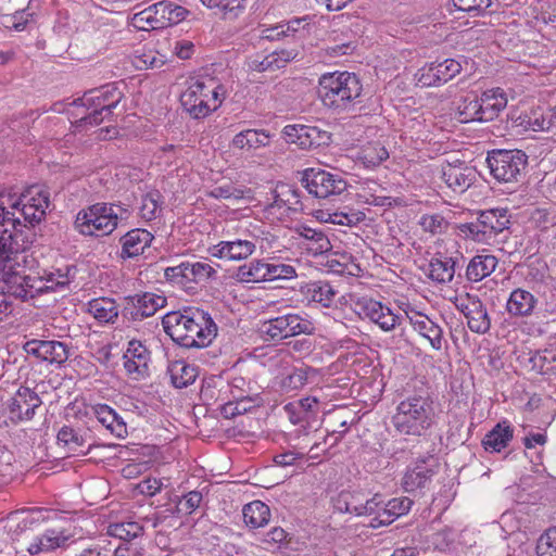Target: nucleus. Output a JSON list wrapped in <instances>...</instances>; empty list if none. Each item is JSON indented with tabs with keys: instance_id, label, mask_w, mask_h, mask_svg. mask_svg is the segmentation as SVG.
Here are the masks:
<instances>
[{
	"instance_id": "f257e3e1",
	"label": "nucleus",
	"mask_w": 556,
	"mask_h": 556,
	"mask_svg": "<svg viewBox=\"0 0 556 556\" xmlns=\"http://www.w3.org/2000/svg\"><path fill=\"white\" fill-rule=\"evenodd\" d=\"M123 99V92L113 84L91 89L71 102H58L52 106L56 113H66L73 126L79 129L101 124Z\"/></svg>"
},
{
	"instance_id": "f03ea898",
	"label": "nucleus",
	"mask_w": 556,
	"mask_h": 556,
	"mask_svg": "<svg viewBox=\"0 0 556 556\" xmlns=\"http://www.w3.org/2000/svg\"><path fill=\"white\" fill-rule=\"evenodd\" d=\"M165 332L184 348H205L217 336L211 315L197 307L167 313L162 320Z\"/></svg>"
},
{
	"instance_id": "7ed1b4c3",
	"label": "nucleus",
	"mask_w": 556,
	"mask_h": 556,
	"mask_svg": "<svg viewBox=\"0 0 556 556\" xmlns=\"http://www.w3.org/2000/svg\"><path fill=\"white\" fill-rule=\"evenodd\" d=\"M50 205V192L43 186L34 185L17 194L12 189L0 191V223L17 229L20 216L30 225L40 223Z\"/></svg>"
},
{
	"instance_id": "20e7f679",
	"label": "nucleus",
	"mask_w": 556,
	"mask_h": 556,
	"mask_svg": "<svg viewBox=\"0 0 556 556\" xmlns=\"http://www.w3.org/2000/svg\"><path fill=\"white\" fill-rule=\"evenodd\" d=\"M229 91V86L219 77L199 75L188 81L180 101L193 118H204L222 106Z\"/></svg>"
},
{
	"instance_id": "39448f33",
	"label": "nucleus",
	"mask_w": 556,
	"mask_h": 556,
	"mask_svg": "<svg viewBox=\"0 0 556 556\" xmlns=\"http://www.w3.org/2000/svg\"><path fill=\"white\" fill-rule=\"evenodd\" d=\"M130 215V210L121 203L99 202L77 213L75 228L84 236H108L118 227L119 223L126 222Z\"/></svg>"
},
{
	"instance_id": "423d86ee",
	"label": "nucleus",
	"mask_w": 556,
	"mask_h": 556,
	"mask_svg": "<svg viewBox=\"0 0 556 556\" xmlns=\"http://www.w3.org/2000/svg\"><path fill=\"white\" fill-rule=\"evenodd\" d=\"M363 86L354 73L332 72L319 78L318 97L323 104L338 112L352 108L361 97Z\"/></svg>"
},
{
	"instance_id": "0eeeda50",
	"label": "nucleus",
	"mask_w": 556,
	"mask_h": 556,
	"mask_svg": "<svg viewBox=\"0 0 556 556\" xmlns=\"http://www.w3.org/2000/svg\"><path fill=\"white\" fill-rule=\"evenodd\" d=\"M433 419L434 408L430 397L412 395L399 403L392 422L400 433L421 435L431 427Z\"/></svg>"
},
{
	"instance_id": "6e6552de",
	"label": "nucleus",
	"mask_w": 556,
	"mask_h": 556,
	"mask_svg": "<svg viewBox=\"0 0 556 556\" xmlns=\"http://www.w3.org/2000/svg\"><path fill=\"white\" fill-rule=\"evenodd\" d=\"M26 244L21 230L2 226L0 223V291L5 293V287L23 271L26 264Z\"/></svg>"
},
{
	"instance_id": "1a4fd4ad",
	"label": "nucleus",
	"mask_w": 556,
	"mask_h": 556,
	"mask_svg": "<svg viewBox=\"0 0 556 556\" xmlns=\"http://www.w3.org/2000/svg\"><path fill=\"white\" fill-rule=\"evenodd\" d=\"M189 11L176 2L162 0L132 14L128 23L138 30L163 29L184 21Z\"/></svg>"
},
{
	"instance_id": "9d476101",
	"label": "nucleus",
	"mask_w": 556,
	"mask_h": 556,
	"mask_svg": "<svg viewBox=\"0 0 556 556\" xmlns=\"http://www.w3.org/2000/svg\"><path fill=\"white\" fill-rule=\"evenodd\" d=\"M509 219L506 210H489L481 212L476 222L458 226L459 233L483 244H491L496 236L507 229Z\"/></svg>"
},
{
	"instance_id": "9b49d317",
	"label": "nucleus",
	"mask_w": 556,
	"mask_h": 556,
	"mask_svg": "<svg viewBox=\"0 0 556 556\" xmlns=\"http://www.w3.org/2000/svg\"><path fill=\"white\" fill-rule=\"evenodd\" d=\"M314 323L299 314H286L268 319L262 325V332L274 341L282 340L299 334H313Z\"/></svg>"
},
{
	"instance_id": "f8f14e48",
	"label": "nucleus",
	"mask_w": 556,
	"mask_h": 556,
	"mask_svg": "<svg viewBox=\"0 0 556 556\" xmlns=\"http://www.w3.org/2000/svg\"><path fill=\"white\" fill-rule=\"evenodd\" d=\"M491 175L498 181L517 180L527 165V155L520 150H498L486 157Z\"/></svg>"
},
{
	"instance_id": "ddd939ff",
	"label": "nucleus",
	"mask_w": 556,
	"mask_h": 556,
	"mask_svg": "<svg viewBox=\"0 0 556 556\" xmlns=\"http://www.w3.org/2000/svg\"><path fill=\"white\" fill-rule=\"evenodd\" d=\"M404 313L413 330L426 340L433 351L442 352L446 348L447 341L444 337V330L435 317L412 306H407Z\"/></svg>"
},
{
	"instance_id": "4468645a",
	"label": "nucleus",
	"mask_w": 556,
	"mask_h": 556,
	"mask_svg": "<svg viewBox=\"0 0 556 556\" xmlns=\"http://www.w3.org/2000/svg\"><path fill=\"white\" fill-rule=\"evenodd\" d=\"M303 182L311 194L321 199L341 194L348 187L346 181L341 175L332 174L320 168L305 169Z\"/></svg>"
},
{
	"instance_id": "2eb2a0df",
	"label": "nucleus",
	"mask_w": 556,
	"mask_h": 556,
	"mask_svg": "<svg viewBox=\"0 0 556 556\" xmlns=\"http://www.w3.org/2000/svg\"><path fill=\"white\" fill-rule=\"evenodd\" d=\"M356 308L362 318L368 319L384 332H391L402 324V316L380 301L363 298L356 302Z\"/></svg>"
},
{
	"instance_id": "dca6fc26",
	"label": "nucleus",
	"mask_w": 556,
	"mask_h": 556,
	"mask_svg": "<svg viewBox=\"0 0 556 556\" xmlns=\"http://www.w3.org/2000/svg\"><path fill=\"white\" fill-rule=\"evenodd\" d=\"M216 269L208 261L182 262L177 266L167 267L165 277L184 288L189 283H203L216 275Z\"/></svg>"
},
{
	"instance_id": "f3484780",
	"label": "nucleus",
	"mask_w": 556,
	"mask_h": 556,
	"mask_svg": "<svg viewBox=\"0 0 556 556\" xmlns=\"http://www.w3.org/2000/svg\"><path fill=\"white\" fill-rule=\"evenodd\" d=\"M455 305L466 317L467 326L472 332L483 334L490 330L491 318L477 294L460 295L456 298Z\"/></svg>"
},
{
	"instance_id": "a211bd4d",
	"label": "nucleus",
	"mask_w": 556,
	"mask_h": 556,
	"mask_svg": "<svg viewBox=\"0 0 556 556\" xmlns=\"http://www.w3.org/2000/svg\"><path fill=\"white\" fill-rule=\"evenodd\" d=\"M282 132L289 142L298 144L301 149L317 148L328 144L331 140L328 131L311 125H287Z\"/></svg>"
},
{
	"instance_id": "6ab92c4d",
	"label": "nucleus",
	"mask_w": 556,
	"mask_h": 556,
	"mask_svg": "<svg viewBox=\"0 0 556 556\" xmlns=\"http://www.w3.org/2000/svg\"><path fill=\"white\" fill-rule=\"evenodd\" d=\"M41 405L39 395L28 387H20L8 402V416L13 422L30 420Z\"/></svg>"
},
{
	"instance_id": "aec40b11",
	"label": "nucleus",
	"mask_w": 556,
	"mask_h": 556,
	"mask_svg": "<svg viewBox=\"0 0 556 556\" xmlns=\"http://www.w3.org/2000/svg\"><path fill=\"white\" fill-rule=\"evenodd\" d=\"M24 351L40 362L61 365L68 358V351L63 342L54 340H29Z\"/></svg>"
},
{
	"instance_id": "412c9836",
	"label": "nucleus",
	"mask_w": 556,
	"mask_h": 556,
	"mask_svg": "<svg viewBox=\"0 0 556 556\" xmlns=\"http://www.w3.org/2000/svg\"><path fill=\"white\" fill-rule=\"evenodd\" d=\"M22 273L17 271L16 277L12 278L5 287V293L22 300H28L47 292L42 275H22Z\"/></svg>"
},
{
	"instance_id": "4be33fe9",
	"label": "nucleus",
	"mask_w": 556,
	"mask_h": 556,
	"mask_svg": "<svg viewBox=\"0 0 556 556\" xmlns=\"http://www.w3.org/2000/svg\"><path fill=\"white\" fill-rule=\"evenodd\" d=\"M255 251L253 242L249 240H241V238L220 241L208 248V253L213 257L225 258L228 261L247 260L253 255Z\"/></svg>"
},
{
	"instance_id": "5701e85b",
	"label": "nucleus",
	"mask_w": 556,
	"mask_h": 556,
	"mask_svg": "<svg viewBox=\"0 0 556 556\" xmlns=\"http://www.w3.org/2000/svg\"><path fill=\"white\" fill-rule=\"evenodd\" d=\"M72 538L73 534L65 529H48L29 543L27 551L30 555L49 553L65 547Z\"/></svg>"
},
{
	"instance_id": "b1692460",
	"label": "nucleus",
	"mask_w": 556,
	"mask_h": 556,
	"mask_svg": "<svg viewBox=\"0 0 556 556\" xmlns=\"http://www.w3.org/2000/svg\"><path fill=\"white\" fill-rule=\"evenodd\" d=\"M149 361L150 353L140 341L131 340L128 342L127 350L124 353V367L129 375L136 378L144 377Z\"/></svg>"
},
{
	"instance_id": "393cba45",
	"label": "nucleus",
	"mask_w": 556,
	"mask_h": 556,
	"mask_svg": "<svg viewBox=\"0 0 556 556\" xmlns=\"http://www.w3.org/2000/svg\"><path fill=\"white\" fill-rule=\"evenodd\" d=\"M538 299L528 290L517 288L513 290L506 301V312L510 317L522 318L533 314Z\"/></svg>"
},
{
	"instance_id": "a878e982",
	"label": "nucleus",
	"mask_w": 556,
	"mask_h": 556,
	"mask_svg": "<svg viewBox=\"0 0 556 556\" xmlns=\"http://www.w3.org/2000/svg\"><path fill=\"white\" fill-rule=\"evenodd\" d=\"M442 179L453 191L463 193L472 185L476 174L471 167L447 164L442 167Z\"/></svg>"
},
{
	"instance_id": "bb28decb",
	"label": "nucleus",
	"mask_w": 556,
	"mask_h": 556,
	"mask_svg": "<svg viewBox=\"0 0 556 556\" xmlns=\"http://www.w3.org/2000/svg\"><path fill=\"white\" fill-rule=\"evenodd\" d=\"M434 475L433 466L425 460L409 466L403 477L402 486L406 492H415L426 488Z\"/></svg>"
},
{
	"instance_id": "cd10ccee",
	"label": "nucleus",
	"mask_w": 556,
	"mask_h": 556,
	"mask_svg": "<svg viewBox=\"0 0 556 556\" xmlns=\"http://www.w3.org/2000/svg\"><path fill=\"white\" fill-rule=\"evenodd\" d=\"M154 236L146 229L129 230L121 238L122 256L131 258L141 255L151 245Z\"/></svg>"
},
{
	"instance_id": "c85d7f7f",
	"label": "nucleus",
	"mask_w": 556,
	"mask_h": 556,
	"mask_svg": "<svg viewBox=\"0 0 556 556\" xmlns=\"http://www.w3.org/2000/svg\"><path fill=\"white\" fill-rule=\"evenodd\" d=\"M480 99V123L495 119L507 105V97L501 88L485 90Z\"/></svg>"
},
{
	"instance_id": "c756f323",
	"label": "nucleus",
	"mask_w": 556,
	"mask_h": 556,
	"mask_svg": "<svg viewBox=\"0 0 556 556\" xmlns=\"http://www.w3.org/2000/svg\"><path fill=\"white\" fill-rule=\"evenodd\" d=\"M300 292L307 303H316L323 307H330L337 291L326 281H311L300 288Z\"/></svg>"
},
{
	"instance_id": "7c9ffc66",
	"label": "nucleus",
	"mask_w": 556,
	"mask_h": 556,
	"mask_svg": "<svg viewBox=\"0 0 556 556\" xmlns=\"http://www.w3.org/2000/svg\"><path fill=\"white\" fill-rule=\"evenodd\" d=\"M300 267L301 263L295 258L269 257L267 258L268 282L295 279Z\"/></svg>"
},
{
	"instance_id": "2f4dec72",
	"label": "nucleus",
	"mask_w": 556,
	"mask_h": 556,
	"mask_svg": "<svg viewBox=\"0 0 556 556\" xmlns=\"http://www.w3.org/2000/svg\"><path fill=\"white\" fill-rule=\"evenodd\" d=\"M413 505V501L408 497H395L381 506L379 517H375L371 527L387 526L392 523L399 517L407 514Z\"/></svg>"
},
{
	"instance_id": "473e14b6",
	"label": "nucleus",
	"mask_w": 556,
	"mask_h": 556,
	"mask_svg": "<svg viewBox=\"0 0 556 556\" xmlns=\"http://www.w3.org/2000/svg\"><path fill=\"white\" fill-rule=\"evenodd\" d=\"M296 233L303 239V247L313 255L326 253L331 249V243L321 229L300 225L296 227Z\"/></svg>"
},
{
	"instance_id": "72a5a7b5",
	"label": "nucleus",
	"mask_w": 556,
	"mask_h": 556,
	"mask_svg": "<svg viewBox=\"0 0 556 556\" xmlns=\"http://www.w3.org/2000/svg\"><path fill=\"white\" fill-rule=\"evenodd\" d=\"M267 271V258H255L240 265L233 278L242 283L268 282Z\"/></svg>"
},
{
	"instance_id": "f704fd0d",
	"label": "nucleus",
	"mask_w": 556,
	"mask_h": 556,
	"mask_svg": "<svg viewBox=\"0 0 556 556\" xmlns=\"http://www.w3.org/2000/svg\"><path fill=\"white\" fill-rule=\"evenodd\" d=\"M270 142V135L264 129H245L238 132L231 141L235 149L253 151L267 147Z\"/></svg>"
},
{
	"instance_id": "c9c22d12",
	"label": "nucleus",
	"mask_w": 556,
	"mask_h": 556,
	"mask_svg": "<svg viewBox=\"0 0 556 556\" xmlns=\"http://www.w3.org/2000/svg\"><path fill=\"white\" fill-rule=\"evenodd\" d=\"M92 413L116 438H124L127 434L126 424L117 413L106 404H98L92 407Z\"/></svg>"
},
{
	"instance_id": "e433bc0d",
	"label": "nucleus",
	"mask_w": 556,
	"mask_h": 556,
	"mask_svg": "<svg viewBox=\"0 0 556 556\" xmlns=\"http://www.w3.org/2000/svg\"><path fill=\"white\" fill-rule=\"evenodd\" d=\"M132 316L136 319H142L154 315L160 308L166 304L165 296L152 292L137 294L134 298Z\"/></svg>"
},
{
	"instance_id": "4c0bfd02",
	"label": "nucleus",
	"mask_w": 556,
	"mask_h": 556,
	"mask_svg": "<svg viewBox=\"0 0 556 556\" xmlns=\"http://www.w3.org/2000/svg\"><path fill=\"white\" fill-rule=\"evenodd\" d=\"M382 504L383 500L379 494H375L370 498H364L362 494H353L351 498L346 501L345 510L356 516L376 515V517H379Z\"/></svg>"
},
{
	"instance_id": "58836bf2",
	"label": "nucleus",
	"mask_w": 556,
	"mask_h": 556,
	"mask_svg": "<svg viewBox=\"0 0 556 556\" xmlns=\"http://www.w3.org/2000/svg\"><path fill=\"white\" fill-rule=\"evenodd\" d=\"M87 311L101 324L114 323L119 313L118 305L111 298L92 299L87 304Z\"/></svg>"
},
{
	"instance_id": "ea45409f",
	"label": "nucleus",
	"mask_w": 556,
	"mask_h": 556,
	"mask_svg": "<svg viewBox=\"0 0 556 556\" xmlns=\"http://www.w3.org/2000/svg\"><path fill=\"white\" fill-rule=\"evenodd\" d=\"M427 275L438 283L451 282L455 275V261L447 256H434L428 264Z\"/></svg>"
},
{
	"instance_id": "a19ab883",
	"label": "nucleus",
	"mask_w": 556,
	"mask_h": 556,
	"mask_svg": "<svg viewBox=\"0 0 556 556\" xmlns=\"http://www.w3.org/2000/svg\"><path fill=\"white\" fill-rule=\"evenodd\" d=\"M497 266V258L491 254L476 255L469 262L466 276L470 281H481L490 276Z\"/></svg>"
},
{
	"instance_id": "79ce46f5",
	"label": "nucleus",
	"mask_w": 556,
	"mask_h": 556,
	"mask_svg": "<svg viewBox=\"0 0 556 556\" xmlns=\"http://www.w3.org/2000/svg\"><path fill=\"white\" fill-rule=\"evenodd\" d=\"M168 375L175 388L182 389L192 384L197 377L198 370L193 365L185 361H175L168 366Z\"/></svg>"
},
{
	"instance_id": "37998d69",
	"label": "nucleus",
	"mask_w": 556,
	"mask_h": 556,
	"mask_svg": "<svg viewBox=\"0 0 556 556\" xmlns=\"http://www.w3.org/2000/svg\"><path fill=\"white\" fill-rule=\"evenodd\" d=\"M513 439V429L506 422L497 424L488 434H485L482 444L485 451L501 452Z\"/></svg>"
},
{
	"instance_id": "c03bdc74",
	"label": "nucleus",
	"mask_w": 556,
	"mask_h": 556,
	"mask_svg": "<svg viewBox=\"0 0 556 556\" xmlns=\"http://www.w3.org/2000/svg\"><path fill=\"white\" fill-rule=\"evenodd\" d=\"M514 124L521 131H543L551 128L552 122L541 109L523 113L514 119Z\"/></svg>"
},
{
	"instance_id": "a18cd8bd",
	"label": "nucleus",
	"mask_w": 556,
	"mask_h": 556,
	"mask_svg": "<svg viewBox=\"0 0 556 556\" xmlns=\"http://www.w3.org/2000/svg\"><path fill=\"white\" fill-rule=\"evenodd\" d=\"M480 99L475 93H467L457 102L456 114L460 123L480 122Z\"/></svg>"
},
{
	"instance_id": "49530a36",
	"label": "nucleus",
	"mask_w": 556,
	"mask_h": 556,
	"mask_svg": "<svg viewBox=\"0 0 556 556\" xmlns=\"http://www.w3.org/2000/svg\"><path fill=\"white\" fill-rule=\"evenodd\" d=\"M317 375L318 370L312 367L295 368L281 379L280 388L285 392L298 391Z\"/></svg>"
},
{
	"instance_id": "de8ad7c7",
	"label": "nucleus",
	"mask_w": 556,
	"mask_h": 556,
	"mask_svg": "<svg viewBox=\"0 0 556 556\" xmlns=\"http://www.w3.org/2000/svg\"><path fill=\"white\" fill-rule=\"evenodd\" d=\"M244 522L251 528L264 527L270 518L269 507L261 502L253 501L247 504L242 510Z\"/></svg>"
},
{
	"instance_id": "09e8293b",
	"label": "nucleus",
	"mask_w": 556,
	"mask_h": 556,
	"mask_svg": "<svg viewBox=\"0 0 556 556\" xmlns=\"http://www.w3.org/2000/svg\"><path fill=\"white\" fill-rule=\"evenodd\" d=\"M269 233L260 223L243 222L239 227V237L241 240H249L254 243V249H266L265 242L269 243Z\"/></svg>"
},
{
	"instance_id": "8fccbe9b",
	"label": "nucleus",
	"mask_w": 556,
	"mask_h": 556,
	"mask_svg": "<svg viewBox=\"0 0 556 556\" xmlns=\"http://www.w3.org/2000/svg\"><path fill=\"white\" fill-rule=\"evenodd\" d=\"M207 195L216 200L231 201L232 203L240 200L252 199V192L250 189L238 188L231 184L216 186L207 192Z\"/></svg>"
},
{
	"instance_id": "3c124183",
	"label": "nucleus",
	"mask_w": 556,
	"mask_h": 556,
	"mask_svg": "<svg viewBox=\"0 0 556 556\" xmlns=\"http://www.w3.org/2000/svg\"><path fill=\"white\" fill-rule=\"evenodd\" d=\"M132 65L137 70L160 68L165 62V55L153 49L137 50L132 55Z\"/></svg>"
},
{
	"instance_id": "603ef678",
	"label": "nucleus",
	"mask_w": 556,
	"mask_h": 556,
	"mask_svg": "<svg viewBox=\"0 0 556 556\" xmlns=\"http://www.w3.org/2000/svg\"><path fill=\"white\" fill-rule=\"evenodd\" d=\"M37 518H35L34 513H14L12 514L5 521L3 528L12 535V538H17L22 532L29 529L34 523H36Z\"/></svg>"
},
{
	"instance_id": "864d4df0",
	"label": "nucleus",
	"mask_w": 556,
	"mask_h": 556,
	"mask_svg": "<svg viewBox=\"0 0 556 556\" xmlns=\"http://www.w3.org/2000/svg\"><path fill=\"white\" fill-rule=\"evenodd\" d=\"M161 194L159 191H150L141 199L139 214L142 219L150 222L161 214Z\"/></svg>"
},
{
	"instance_id": "5fc2aeb1",
	"label": "nucleus",
	"mask_w": 556,
	"mask_h": 556,
	"mask_svg": "<svg viewBox=\"0 0 556 556\" xmlns=\"http://www.w3.org/2000/svg\"><path fill=\"white\" fill-rule=\"evenodd\" d=\"M108 532L111 536L130 541L141 534L142 527L135 521L116 522L109 526Z\"/></svg>"
},
{
	"instance_id": "6e6d98bb",
	"label": "nucleus",
	"mask_w": 556,
	"mask_h": 556,
	"mask_svg": "<svg viewBox=\"0 0 556 556\" xmlns=\"http://www.w3.org/2000/svg\"><path fill=\"white\" fill-rule=\"evenodd\" d=\"M334 225L353 227L364 222L366 215L359 210L344 207L343 210L333 211Z\"/></svg>"
},
{
	"instance_id": "4d7b16f0",
	"label": "nucleus",
	"mask_w": 556,
	"mask_h": 556,
	"mask_svg": "<svg viewBox=\"0 0 556 556\" xmlns=\"http://www.w3.org/2000/svg\"><path fill=\"white\" fill-rule=\"evenodd\" d=\"M419 225L431 235H441L448 228V222L441 214H425L420 217Z\"/></svg>"
},
{
	"instance_id": "13d9d810",
	"label": "nucleus",
	"mask_w": 556,
	"mask_h": 556,
	"mask_svg": "<svg viewBox=\"0 0 556 556\" xmlns=\"http://www.w3.org/2000/svg\"><path fill=\"white\" fill-rule=\"evenodd\" d=\"M247 66L250 71L254 72H265L275 67H280L278 63V58L276 53H270L267 55L255 54L251 55L247 61Z\"/></svg>"
},
{
	"instance_id": "bf43d9fd",
	"label": "nucleus",
	"mask_w": 556,
	"mask_h": 556,
	"mask_svg": "<svg viewBox=\"0 0 556 556\" xmlns=\"http://www.w3.org/2000/svg\"><path fill=\"white\" fill-rule=\"evenodd\" d=\"M388 157V150L379 143L369 146L362 151V160L367 167H375Z\"/></svg>"
},
{
	"instance_id": "052dcab7",
	"label": "nucleus",
	"mask_w": 556,
	"mask_h": 556,
	"mask_svg": "<svg viewBox=\"0 0 556 556\" xmlns=\"http://www.w3.org/2000/svg\"><path fill=\"white\" fill-rule=\"evenodd\" d=\"M438 79L443 85L454 78L462 71V65L454 59H446L442 62H434Z\"/></svg>"
},
{
	"instance_id": "680f3d73",
	"label": "nucleus",
	"mask_w": 556,
	"mask_h": 556,
	"mask_svg": "<svg viewBox=\"0 0 556 556\" xmlns=\"http://www.w3.org/2000/svg\"><path fill=\"white\" fill-rule=\"evenodd\" d=\"M538 556H556V528L547 529L538 540Z\"/></svg>"
},
{
	"instance_id": "e2e57ef3",
	"label": "nucleus",
	"mask_w": 556,
	"mask_h": 556,
	"mask_svg": "<svg viewBox=\"0 0 556 556\" xmlns=\"http://www.w3.org/2000/svg\"><path fill=\"white\" fill-rule=\"evenodd\" d=\"M416 84L420 87L440 86L434 62L420 67L415 74Z\"/></svg>"
},
{
	"instance_id": "0e129e2a",
	"label": "nucleus",
	"mask_w": 556,
	"mask_h": 556,
	"mask_svg": "<svg viewBox=\"0 0 556 556\" xmlns=\"http://www.w3.org/2000/svg\"><path fill=\"white\" fill-rule=\"evenodd\" d=\"M530 361L533 363V368L541 374H547L556 367L551 363L556 361V355L553 350H544L543 352L535 353Z\"/></svg>"
},
{
	"instance_id": "69168bd1",
	"label": "nucleus",
	"mask_w": 556,
	"mask_h": 556,
	"mask_svg": "<svg viewBox=\"0 0 556 556\" xmlns=\"http://www.w3.org/2000/svg\"><path fill=\"white\" fill-rule=\"evenodd\" d=\"M58 441L70 451L76 452L83 445V438L71 427L64 426L58 432Z\"/></svg>"
},
{
	"instance_id": "338daca9",
	"label": "nucleus",
	"mask_w": 556,
	"mask_h": 556,
	"mask_svg": "<svg viewBox=\"0 0 556 556\" xmlns=\"http://www.w3.org/2000/svg\"><path fill=\"white\" fill-rule=\"evenodd\" d=\"M182 151L184 148L181 146L166 144L157 151L156 157L160 163H164L169 167L177 164V161L182 157Z\"/></svg>"
},
{
	"instance_id": "774afa93",
	"label": "nucleus",
	"mask_w": 556,
	"mask_h": 556,
	"mask_svg": "<svg viewBox=\"0 0 556 556\" xmlns=\"http://www.w3.org/2000/svg\"><path fill=\"white\" fill-rule=\"evenodd\" d=\"M42 277L46 282L47 292L56 291L70 282L67 273H63L61 269L49 273L45 271Z\"/></svg>"
}]
</instances>
